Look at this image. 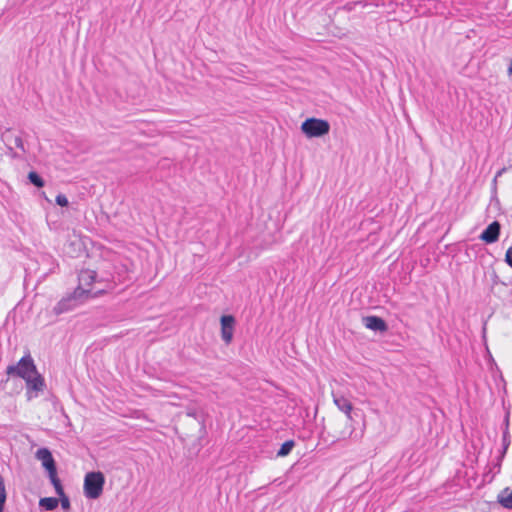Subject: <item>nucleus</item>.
<instances>
[{
    "mask_svg": "<svg viewBox=\"0 0 512 512\" xmlns=\"http://www.w3.org/2000/svg\"><path fill=\"white\" fill-rule=\"evenodd\" d=\"M363 324L366 328L376 332H386L388 330L387 323L378 316L363 317Z\"/></svg>",
    "mask_w": 512,
    "mask_h": 512,
    "instance_id": "nucleus-10",
    "label": "nucleus"
},
{
    "mask_svg": "<svg viewBox=\"0 0 512 512\" xmlns=\"http://www.w3.org/2000/svg\"><path fill=\"white\" fill-rule=\"evenodd\" d=\"M497 501L502 507L512 510V490L509 488L503 489L498 494Z\"/></svg>",
    "mask_w": 512,
    "mask_h": 512,
    "instance_id": "nucleus-13",
    "label": "nucleus"
},
{
    "mask_svg": "<svg viewBox=\"0 0 512 512\" xmlns=\"http://www.w3.org/2000/svg\"><path fill=\"white\" fill-rule=\"evenodd\" d=\"M501 231V224L498 221L490 223L480 234L479 239L486 244H492L498 241Z\"/></svg>",
    "mask_w": 512,
    "mask_h": 512,
    "instance_id": "nucleus-7",
    "label": "nucleus"
},
{
    "mask_svg": "<svg viewBox=\"0 0 512 512\" xmlns=\"http://www.w3.org/2000/svg\"><path fill=\"white\" fill-rule=\"evenodd\" d=\"M55 488V492L60 497L61 506L63 509H69L70 508V500L64 493L63 486L61 484V481L58 480L57 484H52Z\"/></svg>",
    "mask_w": 512,
    "mask_h": 512,
    "instance_id": "nucleus-14",
    "label": "nucleus"
},
{
    "mask_svg": "<svg viewBox=\"0 0 512 512\" xmlns=\"http://www.w3.org/2000/svg\"><path fill=\"white\" fill-rule=\"evenodd\" d=\"M3 137L5 139L7 146L9 147V149H13V146H14V147L20 149L22 152H25L24 142H23L21 136L14 135L10 131H8L7 133L4 134Z\"/></svg>",
    "mask_w": 512,
    "mask_h": 512,
    "instance_id": "nucleus-12",
    "label": "nucleus"
},
{
    "mask_svg": "<svg viewBox=\"0 0 512 512\" xmlns=\"http://www.w3.org/2000/svg\"><path fill=\"white\" fill-rule=\"evenodd\" d=\"M333 401H334V404L337 406V408L340 411L344 412L349 420H352L351 412H352L353 406H352V403L350 402V400L342 395L333 394Z\"/></svg>",
    "mask_w": 512,
    "mask_h": 512,
    "instance_id": "nucleus-11",
    "label": "nucleus"
},
{
    "mask_svg": "<svg viewBox=\"0 0 512 512\" xmlns=\"http://www.w3.org/2000/svg\"><path fill=\"white\" fill-rule=\"evenodd\" d=\"M294 446H295V442L293 440L285 441L281 445L280 449L278 450L277 456H280V457L287 456L291 452V450L293 449Z\"/></svg>",
    "mask_w": 512,
    "mask_h": 512,
    "instance_id": "nucleus-16",
    "label": "nucleus"
},
{
    "mask_svg": "<svg viewBox=\"0 0 512 512\" xmlns=\"http://www.w3.org/2000/svg\"><path fill=\"white\" fill-rule=\"evenodd\" d=\"M348 437H349V438H351V439H356V440H357V439H359V438H361V437H362V433L358 436V435L355 433L354 429L352 428V429H351V431H350V433H349V435H348Z\"/></svg>",
    "mask_w": 512,
    "mask_h": 512,
    "instance_id": "nucleus-23",
    "label": "nucleus"
},
{
    "mask_svg": "<svg viewBox=\"0 0 512 512\" xmlns=\"http://www.w3.org/2000/svg\"><path fill=\"white\" fill-rule=\"evenodd\" d=\"M505 262L512 268V247L508 248L506 251Z\"/></svg>",
    "mask_w": 512,
    "mask_h": 512,
    "instance_id": "nucleus-21",
    "label": "nucleus"
},
{
    "mask_svg": "<svg viewBox=\"0 0 512 512\" xmlns=\"http://www.w3.org/2000/svg\"><path fill=\"white\" fill-rule=\"evenodd\" d=\"M56 203L61 207H65V206H68L69 201L64 194H58L56 196Z\"/></svg>",
    "mask_w": 512,
    "mask_h": 512,
    "instance_id": "nucleus-20",
    "label": "nucleus"
},
{
    "mask_svg": "<svg viewBox=\"0 0 512 512\" xmlns=\"http://www.w3.org/2000/svg\"><path fill=\"white\" fill-rule=\"evenodd\" d=\"M105 479L101 472H89L84 479V494L89 499H97L103 491Z\"/></svg>",
    "mask_w": 512,
    "mask_h": 512,
    "instance_id": "nucleus-4",
    "label": "nucleus"
},
{
    "mask_svg": "<svg viewBox=\"0 0 512 512\" xmlns=\"http://www.w3.org/2000/svg\"><path fill=\"white\" fill-rule=\"evenodd\" d=\"M28 179L30 181L31 184H33L34 186L38 187V188H41L44 186V180L42 179V177L35 171H31L29 172L28 174Z\"/></svg>",
    "mask_w": 512,
    "mask_h": 512,
    "instance_id": "nucleus-17",
    "label": "nucleus"
},
{
    "mask_svg": "<svg viewBox=\"0 0 512 512\" xmlns=\"http://www.w3.org/2000/svg\"><path fill=\"white\" fill-rule=\"evenodd\" d=\"M59 504V500L55 497H45L41 498L39 501V506L44 508L47 511H52L57 508Z\"/></svg>",
    "mask_w": 512,
    "mask_h": 512,
    "instance_id": "nucleus-15",
    "label": "nucleus"
},
{
    "mask_svg": "<svg viewBox=\"0 0 512 512\" xmlns=\"http://www.w3.org/2000/svg\"><path fill=\"white\" fill-rule=\"evenodd\" d=\"M36 372L37 368L30 353L24 355L17 364L9 365L6 368L8 376L19 377L23 380L33 374H36Z\"/></svg>",
    "mask_w": 512,
    "mask_h": 512,
    "instance_id": "nucleus-2",
    "label": "nucleus"
},
{
    "mask_svg": "<svg viewBox=\"0 0 512 512\" xmlns=\"http://www.w3.org/2000/svg\"><path fill=\"white\" fill-rule=\"evenodd\" d=\"M220 322L222 340L226 344H229L233 338L235 318L232 315H223L220 319Z\"/></svg>",
    "mask_w": 512,
    "mask_h": 512,
    "instance_id": "nucleus-8",
    "label": "nucleus"
},
{
    "mask_svg": "<svg viewBox=\"0 0 512 512\" xmlns=\"http://www.w3.org/2000/svg\"><path fill=\"white\" fill-rule=\"evenodd\" d=\"M78 294H75V292L63 299H61L53 308V311L56 315H60L62 313L68 312L72 309H74L77 306V300L80 298Z\"/></svg>",
    "mask_w": 512,
    "mask_h": 512,
    "instance_id": "nucleus-9",
    "label": "nucleus"
},
{
    "mask_svg": "<svg viewBox=\"0 0 512 512\" xmlns=\"http://www.w3.org/2000/svg\"><path fill=\"white\" fill-rule=\"evenodd\" d=\"M36 458L41 461L42 466L47 470L52 484L60 480L57 476V467L51 451L48 448H40L36 451Z\"/></svg>",
    "mask_w": 512,
    "mask_h": 512,
    "instance_id": "nucleus-5",
    "label": "nucleus"
},
{
    "mask_svg": "<svg viewBox=\"0 0 512 512\" xmlns=\"http://www.w3.org/2000/svg\"><path fill=\"white\" fill-rule=\"evenodd\" d=\"M508 72H509V74H511V75H512V61H511V64H510V66H509V68H508Z\"/></svg>",
    "mask_w": 512,
    "mask_h": 512,
    "instance_id": "nucleus-25",
    "label": "nucleus"
},
{
    "mask_svg": "<svg viewBox=\"0 0 512 512\" xmlns=\"http://www.w3.org/2000/svg\"><path fill=\"white\" fill-rule=\"evenodd\" d=\"M301 131L308 138L323 137L329 133L330 123L325 119L310 117L302 122Z\"/></svg>",
    "mask_w": 512,
    "mask_h": 512,
    "instance_id": "nucleus-3",
    "label": "nucleus"
},
{
    "mask_svg": "<svg viewBox=\"0 0 512 512\" xmlns=\"http://www.w3.org/2000/svg\"><path fill=\"white\" fill-rule=\"evenodd\" d=\"M504 425H505L504 429H507V431H509V412L505 416Z\"/></svg>",
    "mask_w": 512,
    "mask_h": 512,
    "instance_id": "nucleus-24",
    "label": "nucleus"
},
{
    "mask_svg": "<svg viewBox=\"0 0 512 512\" xmlns=\"http://www.w3.org/2000/svg\"><path fill=\"white\" fill-rule=\"evenodd\" d=\"M357 4H361L360 1H356V2H351V3H347L345 6H344V9L347 10V11H351L353 9V7Z\"/></svg>",
    "mask_w": 512,
    "mask_h": 512,
    "instance_id": "nucleus-22",
    "label": "nucleus"
},
{
    "mask_svg": "<svg viewBox=\"0 0 512 512\" xmlns=\"http://www.w3.org/2000/svg\"><path fill=\"white\" fill-rule=\"evenodd\" d=\"M26 383V396L28 400H31L39 395L40 392H43L46 384L44 377L37 371L36 374H33L26 379H24Z\"/></svg>",
    "mask_w": 512,
    "mask_h": 512,
    "instance_id": "nucleus-6",
    "label": "nucleus"
},
{
    "mask_svg": "<svg viewBox=\"0 0 512 512\" xmlns=\"http://www.w3.org/2000/svg\"><path fill=\"white\" fill-rule=\"evenodd\" d=\"M7 494L5 489L4 478L0 475V512L4 511Z\"/></svg>",
    "mask_w": 512,
    "mask_h": 512,
    "instance_id": "nucleus-18",
    "label": "nucleus"
},
{
    "mask_svg": "<svg viewBox=\"0 0 512 512\" xmlns=\"http://www.w3.org/2000/svg\"><path fill=\"white\" fill-rule=\"evenodd\" d=\"M511 441H510V433L507 431V429L503 430L502 435V451H501V457L503 458L509 448Z\"/></svg>",
    "mask_w": 512,
    "mask_h": 512,
    "instance_id": "nucleus-19",
    "label": "nucleus"
},
{
    "mask_svg": "<svg viewBox=\"0 0 512 512\" xmlns=\"http://www.w3.org/2000/svg\"><path fill=\"white\" fill-rule=\"evenodd\" d=\"M97 273L94 270L84 269L78 275V287L75 289V294L79 296L86 295V297H96L102 294L104 288H93L91 285L96 282Z\"/></svg>",
    "mask_w": 512,
    "mask_h": 512,
    "instance_id": "nucleus-1",
    "label": "nucleus"
}]
</instances>
